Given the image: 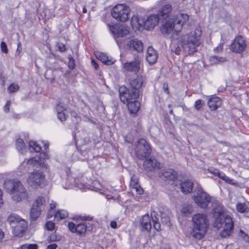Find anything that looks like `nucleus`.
Instances as JSON below:
<instances>
[{"label":"nucleus","instance_id":"b1692460","mask_svg":"<svg viewBox=\"0 0 249 249\" xmlns=\"http://www.w3.org/2000/svg\"><path fill=\"white\" fill-rule=\"evenodd\" d=\"M158 58V54L152 47H149L147 51L146 60L150 65L155 64Z\"/></svg>","mask_w":249,"mask_h":249},{"label":"nucleus","instance_id":"13d9d810","mask_svg":"<svg viewBox=\"0 0 249 249\" xmlns=\"http://www.w3.org/2000/svg\"><path fill=\"white\" fill-rule=\"evenodd\" d=\"M2 195H3V192H2V190L0 189V207L3 204V200L2 198Z\"/></svg>","mask_w":249,"mask_h":249},{"label":"nucleus","instance_id":"c756f323","mask_svg":"<svg viewBox=\"0 0 249 249\" xmlns=\"http://www.w3.org/2000/svg\"><path fill=\"white\" fill-rule=\"evenodd\" d=\"M96 57L102 63L107 65H112L115 61L113 58L108 57L105 53H97Z\"/></svg>","mask_w":249,"mask_h":249},{"label":"nucleus","instance_id":"2eb2a0df","mask_svg":"<svg viewBox=\"0 0 249 249\" xmlns=\"http://www.w3.org/2000/svg\"><path fill=\"white\" fill-rule=\"evenodd\" d=\"M108 28L116 37H124L129 33L128 28L124 26L108 25Z\"/></svg>","mask_w":249,"mask_h":249},{"label":"nucleus","instance_id":"39448f33","mask_svg":"<svg viewBox=\"0 0 249 249\" xmlns=\"http://www.w3.org/2000/svg\"><path fill=\"white\" fill-rule=\"evenodd\" d=\"M4 188L12 195L14 201H20L28 197V193L22 183L17 179H8L4 183Z\"/></svg>","mask_w":249,"mask_h":249},{"label":"nucleus","instance_id":"6ab92c4d","mask_svg":"<svg viewBox=\"0 0 249 249\" xmlns=\"http://www.w3.org/2000/svg\"><path fill=\"white\" fill-rule=\"evenodd\" d=\"M172 8L170 4L163 5L159 10V14L162 19H167L169 18H174L175 15H171Z\"/></svg>","mask_w":249,"mask_h":249},{"label":"nucleus","instance_id":"c9c22d12","mask_svg":"<svg viewBox=\"0 0 249 249\" xmlns=\"http://www.w3.org/2000/svg\"><path fill=\"white\" fill-rule=\"evenodd\" d=\"M29 148L31 152H40L41 147L36 142L31 141L29 143Z\"/></svg>","mask_w":249,"mask_h":249},{"label":"nucleus","instance_id":"37998d69","mask_svg":"<svg viewBox=\"0 0 249 249\" xmlns=\"http://www.w3.org/2000/svg\"><path fill=\"white\" fill-rule=\"evenodd\" d=\"M153 222V226L156 230L157 231H159L160 230V224L158 221V219L157 217H155L154 218H152Z\"/></svg>","mask_w":249,"mask_h":249},{"label":"nucleus","instance_id":"a18cd8bd","mask_svg":"<svg viewBox=\"0 0 249 249\" xmlns=\"http://www.w3.org/2000/svg\"><path fill=\"white\" fill-rule=\"evenodd\" d=\"M45 225L47 230L51 231L53 230L55 224L51 221H49L46 223Z\"/></svg>","mask_w":249,"mask_h":249},{"label":"nucleus","instance_id":"ea45409f","mask_svg":"<svg viewBox=\"0 0 249 249\" xmlns=\"http://www.w3.org/2000/svg\"><path fill=\"white\" fill-rule=\"evenodd\" d=\"M237 211L241 213H245L248 209L245 203H238L236 206Z\"/></svg>","mask_w":249,"mask_h":249},{"label":"nucleus","instance_id":"4c0bfd02","mask_svg":"<svg viewBox=\"0 0 249 249\" xmlns=\"http://www.w3.org/2000/svg\"><path fill=\"white\" fill-rule=\"evenodd\" d=\"M68 216V213L66 211L64 210L57 211L54 215V218L57 220H60L65 218Z\"/></svg>","mask_w":249,"mask_h":249},{"label":"nucleus","instance_id":"a878e982","mask_svg":"<svg viewBox=\"0 0 249 249\" xmlns=\"http://www.w3.org/2000/svg\"><path fill=\"white\" fill-rule=\"evenodd\" d=\"M193 185V183L191 180L189 179L184 180L180 183V190L184 194H189L192 192Z\"/></svg>","mask_w":249,"mask_h":249},{"label":"nucleus","instance_id":"ddd939ff","mask_svg":"<svg viewBox=\"0 0 249 249\" xmlns=\"http://www.w3.org/2000/svg\"><path fill=\"white\" fill-rule=\"evenodd\" d=\"M178 173L173 169H164L161 170L159 174V177L165 181H174L178 178Z\"/></svg>","mask_w":249,"mask_h":249},{"label":"nucleus","instance_id":"de8ad7c7","mask_svg":"<svg viewBox=\"0 0 249 249\" xmlns=\"http://www.w3.org/2000/svg\"><path fill=\"white\" fill-rule=\"evenodd\" d=\"M76 225L73 222H69L68 223V228L69 230L72 232H76Z\"/></svg>","mask_w":249,"mask_h":249},{"label":"nucleus","instance_id":"393cba45","mask_svg":"<svg viewBox=\"0 0 249 249\" xmlns=\"http://www.w3.org/2000/svg\"><path fill=\"white\" fill-rule=\"evenodd\" d=\"M141 227L142 230L149 231L151 229L150 217L148 214L143 215L140 220Z\"/></svg>","mask_w":249,"mask_h":249},{"label":"nucleus","instance_id":"09e8293b","mask_svg":"<svg viewBox=\"0 0 249 249\" xmlns=\"http://www.w3.org/2000/svg\"><path fill=\"white\" fill-rule=\"evenodd\" d=\"M0 47L1 51L2 52H3L5 53H8L7 45L4 42H1Z\"/></svg>","mask_w":249,"mask_h":249},{"label":"nucleus","instance_id":"412c9836","mask_svg":"<svg viewBox=\"0 0 249 249\" xmlns=\"http://www.w3.org/2000/svg\"><path fill=\"white\" fill-rule=\"evenodd\" d=\"M127 104L128 109L131 114H135L140 108V103L136 99H128L127 102H122Z\"/></svg>","mask_w":249,"mask_h":249},{"label":"nucleus","instance_id":"3c124183","mask_svg":"<svg viewBox=\"0 0 249 249\" xmlns=\"http://www.w3.org/2000/svg\"><path fill=\"white\" fill-rule=\"evenodd\" d=\"M11 105V101L8 100L7 101L6 104L4 106L3 110L5 112L7 113L9 112L10 109V106Z\"/></svg>","mask_w":249,"mask_h":249},{"label":"nucleus","instance_id":"aec40b11","mask_svg":"<svg viewBox=\"0 0 249 249\" xmlns=\"http://www.w3.org/2000/svg\"><path fill=\"white\" fill-rule=\"evenodd\" d=\"M126 46L129 49L136 51L138 53L142 52L143 49V43L137 38L130 40L127 43Z\"/></svg>","mask_w":249,"mask_h":249},{"label":"nucleus","instance_id":"5fc2aeb1","mask_svg":"<svg viewBox=\"0 0 249 249\" xmlns=\"http://www.w3.org/2000/svg\"><path fill=\"white\" fill-rule=\"evenodd\" d=\"M110 227L113 229H116L117 227V224L115 221H112L110 223Z\"/></svg>","mask_w":249,"mask_h":249},{"label":"nucleus","instance_id":"4be33fe9","mask_svg":"<svg viewBox=\"0 0 249 249\" xmlns=\"http://www.w3.org/2000/svg\"><path fill=\"white\" fill-rule=\"evenodd\" d=\"M56 111L57 112V116L58 119L62 122L66 120L68 117L67 114V108L64 107L61 103H59L56 107Z\"/></svg>","mask_w":249,"mask_h":249},{"label":"nucleus","instance_id":"423d86ee","mask_svg":"<svg viewBox=\"0 0 249 249\" xmlns=\"http://www.w3.org/2000/svg\"><path fill=\"white\" fill-rule=\"evenodd\" d=\"M201 31L199 29L191 31L182 35L180 38L184 44V51L188 52L190 55L193 54L197 51V47L200 44Z\"/></svg>","mask_w":249,"mask_h":249},{"label":"nucleus","instance_id":"f704fd0d","mask_svg":"<svg viewBox=\"0 0 249 249\" xmlns=\"http://www.w3.org/2000/svg\"><path fill=\"white\" fill-rule=\"evenodd\" d=\"M16 145L17 150L21 154H23L26 150L25 144L22 139H17L16 141Z\"/></svg>","mask_w":249,"mask_h":249},{"label":"nucleus","instance_id":"5701e85b","mask_svg":"<svg viewBox=\"0 0 249 249\" xmlns=\"http://www.w3.org/2000/svg\"><path fill=\"white\" fill-rule=\"evenodd\" d=\"M27 227L26 221L24 219H22L19 222L17 223L14 227H13L14 229V233L16 235H20L25 232Z\"/></svg>","mask_w":249,"mask_h":249},{"label":"nucleus","instance_id":"680f3d73","mask_svg":"<svg viewBox=\"0 0 249 249\" xmlns=\"http://www.w3.org/2000/svg\"><path fill=\"white\" fill-rule=\"evenodd\" d=\"M4 233L2 230L0 229V241L4 238Z\"/></svg>","mask_w":249,"mask_h":249},{"label":"nucleus","instance_id":"c85d7f7f","mask_svg":"<svg viewBox=\"0 0 249 249\" xmlns=\"http://www.w3.org/2000/svg\"><path fill=\"white\" fill-rule=\"evenodd\" d=\"M171 51L176 54H179L182 51H184V44L181 42V39L177 42L176 41H173L171 45Z\"/></svg>","mask_w":249,"mask_h":249},{"label":"nucleus","instance_id":"338daca9","mask_svg":"<svg viewBox=\"0 0 249 249\" xmlns=\"http://www.w3.org/2000/svg\"><path fill=\"white\" fill-rule=\"evenodd\" d=\"M240 232H241V233H242L245 234V237H244V240H247L248 239H249V236H248L246 234H245V233L244 232V231H242V230H241V231H240Z\"/></svg>","mask_w":249,"mask_h":249},{"label":"nucleus","instance_id":"2f4dec72","mask_svg":"<svg viewBox=\"0 0 249 249\" xmlns=\"http://www.w3.org/2000/svg\"><path fill=\"white\" fill-rule=\"evenodd\" d=\"M92 230V227L90 226L88 227L86 223H82L77 224L76 227V232L80 235H84L87 229Z\"/></svg>","mask_w":249,"mask_h":249},{"label":"nucleus","instance_id":"864d4df0","mask_svg":"<svg viewBox=\"0 0 249 249\" xmlns=\"http://www.w3.org/2000/svg\"><path fill=\"white\" fill-rule=\"evenodd\" d=\"M91 65L94 68V69L95 70H97L98 69V68H99L98 65L97 64V63L96 62V61L94 59H92L91 60Z\"/></svg>","mask_w":249,"mask_h":249},{"label":"nucleus","instance_id":"a19ab883","mask_svg":"<svg viewBox=\"0 0 249 249\" xmlns=\"http://www.w3.org/2000/svg\"><path fill=\"white\" fill-rule=\"evenodd\" d=\"M192 211V207L190 205H184L181 209V212L185 216L190 214Z\"/></svg>","mask_w":249,"mask_h":249},{"label":"nucleus","instance_id":"58836bf2","mask_svg":"<svg viewBox=\"0 0 249 249\" xmlns=\"http://www.w3.org/2000/svg\"><path fill=\"white\" fill-rule=\"evenodd\" d=\"M218 177L230 184L234 185L236 184L235 181L233 179L230 178L222 172L220 173V176H219Z\"/></svg>","mask_w":249,"mask_h":249},{"label":"nucleus","instance_id":"e433bc0d","mask_svg":"<svg viewBox=\"0 0 249 249\" xmlns=\"http://www.w3.org/2000/svg\"><path fill=\"white\" fill-rule=\"evenodd\" d=\"M227 60L223 57H218V56L213 55L210 57V61L211 64H216L224 62Z\"/></svg>","mask_w":249,"mask_h":249},{"label":"nucleus","instance_id":"0e129e2a","mask_svg":"<svg viewBox=\"0 0 249 249\" xmlns=\"http://www.w3.org/2000/svg\"><path fill=\"white\" fill-rule=\"evenodd\" d=\"M29 244L22 245L20 247V249H29Z\"/></svg>","mask_w":249,"mask_h":249},{"label":"nucleus","instance_id":"774afa93","mask_svg":"<svg viewBox=\"0 0 249 249\" xmlns=\"http://www.w3.org/2000/svg\"><path fill=\"white\" fill-rule=\"evenodd\" d=\"M59 48L60 50L62 52H64L65 50V46L64 45H63L62 47H59Z\"/></svg>","mask_w":249,"mask_h":249},{"label":"nucleus","instance_id":"a211bd4d","mask_svg":"<svg viewBox=\"0 0 249 249\" xmlns=\"http://www.w3.org/2000/svg\"><path fill=\"white\" fill-rule=\"evenodd\" d=\"M131 25L135 32L141 31L144 28V19L137 16H133L131 19Z\"/></svg>","mask_w":249,"mask_h":249},{"label":"nucleus","instance_id":"49530a36","mask_svg":"<svg viewBox=\"0 0 249 249\" xmlns=\"http://www.w3.org/2000/svg\"><path fill=\"white\" fill-rule=\"evenodd\" d=\"M68 67L71 69H73L75 67L74 60L72 57H70L69 59Z\"/></svg>","mask_w":249,"mask_h":249},{"label":"nucleus","instance_id":"20e7f679","mask_svg":"<svg viewBox=\"0 0 249 249\" xmlns=\"http://www.w3.org/2000/svg\"><path fill=\"white\" fill-rule=\"evenodd\" d=\"M191 236L196 239H201L205 235L209 226V220L206 214L197 213L192 218Z\"/></svg>","mask_w":249,"mask_h":249},{"label":"nucleus","instance_id":"f3484780","mask_svg":"<svg viewBox=\"0 0 249 249\" xmlns=\"http://www.w3.org/2000/svg\"><path fill=\"white\" fill-rule=\"evenodd\" d=\"M143 167L147 171H152L160 167V163L155 158H150L143 161Z\"/></svg>","mask_w":249,"mask_h":249},{"label":"nucleus","instance_id":"052dcab7","mask_svg":"<svg viewBox=\"0 0 249 249\" xmlns=\"http://www.w3.org/2000/svg\"><path fill=\"white\" fill-rule=\"evenodd\" d=\"M218 142L227 146H230L231 145L230 143L227 142L219 141Z\"/></svg>","mask_w":249,"mask_h":249},{"label":"nucleus","instance_id":"dca6fc26","mask_svg":"<svg viewBox=\"0 0 249 249\" xmlns=\"http://www.w3.org/2000/svg\"><path fill=\"white\" fill-rule=\"evenodd\" d=\"M160 20L158 14L151 15L144 20V28L150 30L153 29L159 23Z\"/></svg>","mask_w":249,"mask_h":249},{"label":"nucleus","instance_id":"cd10ccee","mask_svg":"<svg viewBox=\"0 0 249 249\" xmlns=\"http://www.w3.org/2000/svg\"><path fill=\"white\" fill-rule=\"evenodd\" d=\"M130 186L134 189L138 194H142L143 192L142 189L138 183V179L136 176L133 175L130 181Z\"/></svg>","mask_w":249,"mask_h":249},{"label":"nucleus","instance_id":"bf43d9fd","mask_svg":"<svg viewBox=\"0 0 249 249\" xmlns=\"http://www.w3.org/2000/svg\"><path fill=\"white\" fill-rule=\"evenodd\" d=\"M29 249H38L36 244H29Z\"/></svg>","mask_w":249,"mask_h":249},{"label":"nucleus","instance_id":"4d7b16f0","mask_svg":"<svg viewBox=\"0 0 249 249\" xmlns=\"http://www.w3.org/2000/svg\"><path fill=\"white\" fill-rule=\"evenodd\" d=\"M57 247V245L55 244H52L47 246V249H55Z\"/></svg>","mask_w":249,"mask_h":249},{"label":"nucleus","instance_id":"1a4fd4ad","mask_svg":"<svg viewBox=\"0 0 249 249\" xmlns=\"http://www.w3.org/2000/svg\"><path fill=\"white\" fill-rule=\"evenodd\" d=\"M130 9L124 4H119L115 6L111 10V16L118 21L125 22L128 18Z\"/></svg>","mask_w":249,"mask_h":249},{"label":"nucleus","instance_id":"6e6552de","mask_svg":"<svg viewBox=\"0 0 249 249\" xmlns=\"http://www.w3.org/2000/svg\"><path fill=\"white\" fill-rule=\"evenodd\" d=\"M134 150L136 156L141 160L146 159L151 152L149 144L144 139H140L136 141Z\"/></svg>","mask_w":249,"mask_h":249},{"label":"nucleus","instance_id":"f257e3e1","mask_svg":"<svg viewBox=\"0 0 249 249\" xmlns=\"http://www.w3.org/2000/svg\"><path fill=\"white\" fill-rule=\"evenodd\" d=\"M213 213L215 218L214 227L217 229L223 228L220 236L222 238L229 237L233 232L234 226L231 218L223 213V206L219 203H213Z\"/></svg>","mask_w":249,"mask_h":249},{"label":"nucleus","instance_id":"f8f14e48","mask_svg":"<svg viewBox=\"0 0 249 249\" xmlns=\"http://www.w3.org/2000/svg\"><path fill=\"white\" fill-rule=\"evenodd\" d=\"M246 47V44L243 37L237 36L231 46V49L235 53H241Z\"/></svg>","mask_w":249,"mask_h":249},{"label":"nucleus","instance_id":"0eeeda50","mask_svg":"<svg viewBox=\"0 0 249 249\" xmlns=\"http://www.w3.org/2000/svg\"><path fill=\"white\" fill-rule=\"evenodd\" d=\"M27 182L33 188H42L46 183L45 174L41 169L34 170L29 174Z\"/></svg>","mask_w":249,"mask_h":249},{"label":"nucleus","instance_id":"72a5a7b5","mask_svg":"<svg viewBox=\"0 0 249 249\" xmlns=\"http://www.w3.org/2000/svg\"><path fill=\"white\" fill-rule=\"evenodd\" d=\"M22 219H23L21 218L19 215L15 213H12L8 216L7 221L13 227H14L17 223L19 222Z\"/></svg>","mask_w":249,"mask_h":249},{"label":"nucleus","instance_id":"7c9ffc66","mask_svg":"<svg viewBox=\"0 0 249 249\" xmlns=\"http://www.w3.org/2000/svg\"><path fill=\"white\" fill-rule=\"evenodd\" d=\"M161 222L165 224H169L170 223V217L171 213L168 209H165L163 211H160Z\"/></svg>","mask_w":249,"mask_h":249},{"label":"nucleus","instance_id":"bb28decb","mask_svg":"<svg viewBox=\"0 0 249 249\" xmlns=\"http://www.w3.org/2000/svg\"><path fill=\"white\" fill-rule=\"evenodd\" d=\"M221 101L220 98L217 96H213L208 101V105L212 110L216 109L221 106Z\"/></svg>","mask_w":249,"mask_h":249},{"label":"nucleus","instance_id":"f03ea898","mask_svg":"<svg viewBox=\"0 0 249 249\" xmlns=\"http://www.w3.org/2000/svg\"><path fill=\"white\" fill-rule=\"evenodd\" d=\"M144 82L143 78L138 76L129 81L128 87L122 86L119 89L120 100L127 102L128 99H137L142 92V87Z\"/></svg>","mask_w":249,"mask_h":249},{"label":"nucleus","instance_id":"4468645a","mask_svg":"<svg viewBox=\"0 0 249 249\" xmlns=\"http://www.w3.org/2000/svg\"><path fill=\"white\" fill-rule=\"evenodd\" d=\"M141 59L136 56L133 61L127 62L124 64V69L127 71L138 72L140 70Z\"/></svg>","mask_w":249,"mask_h":249},{"label":"nucleus","instance_id":"9b49d317","mask_svg":"<svg viewBox=\"0 0 249 249\" xmlns=\"http://www.w3.org/2000/svg\"><path fill=\"white\" fill-rule=\"evenodd\" d=\"M46 203V198L39 196L33 203L30 209L29 216L31 221H35L39 217L42 209Z\"/></svg>","mask_w":249,"mask_h":249},{"label":"nucleus","instance_id":"7ed1b4c3","mask_svg":"<svg viewBox=\"0 0 249 249\" xmlns=\"http://www.w3.org/2000/svg\"><path fill=\"white\" fill-rule=\"evenodd\" d=\"M189 16L187 14L178 13L174 18H169L165 19L160 27L162 34L168 35L172 33L179 32L182 29L183 25L189 20Z\"/></svg>","mask_w":249,"mask_h":249},{"label":"nucleus","instance_id":"79ce46f5","mask_svg":"<svg viewBox=\"0 0 249 249\" xmlns=\"http://www.w3.org/2000/svg\"><path fill=\"white\" fill-rule=\"evenodd\" d=\"M19 89V86L18 84L13 83L11 84L7 89V91L9 93L15 92Z\"/></svg>","mask_w":249,"mask_h":249},{"label":"nucleus","instance_id":"603ef678","mask_svg":"<svg viewBox=\"0 0 249 249\" xmlns=\"http://www.w3.org/2000/svg\"><path fill=\"white\" fill-rule=\"evenodd\" d=\"M223 50V46L222 44H220L216 48L214 49V51L216 52H222Z\"/></svg>","mask_w":249,"mask_h":249},{"label":"nucleus","instance_id":"9d476101","mask_svg":"<svg viewBox=\"0 0 249 249\" xmlns=\"http://www.w3.org/2000/svg\"><path fill=\"white\" fill-rule=\"evenodd\" d=\"M193 199L195 203L202 209L207 208L211 201V197L210 195L200 187L197 188L196 192L194 195Z\"/></svg>","mask_w":249,"mask_h":249},{"label":"nucleus","instance_id":"c03bdc74","mask_svg":"<svg viewBox=\"0 0 249 249\" xmlns=\"http://www.w3.org/2000/svg\"><path fill=\"white\" fill-rule=\"evenodd\" d=\"M204 104V102L202 100H198L196 101L194 104V107L195 108L198 110L200 109V108L203 106Z\"/></svg>","mask_w":249,"mask_h":249},{"label":"nucleus","instance_id":"6e6d98bb","mask_svg":"<svg viewBox=\"0 0 249 249\" xmlns=\"http://www.w3.org/2000/svg\"><path fill=\"white\" fill-rule=\"evenodd\" d=\"M81 219L84 221H91L92 219V217L84 216L82 217Z\"/></svg>","mask_w":249,"mask_h":249},{"label":"nucleus","instance_id":"473e14b6","mask_svg":"<svg viewBox=\"0 0 249 249\" xmlns=\"http://www.w3.org/2000/svg\"><path fill=\"white\" fill-rule=\"evenodd\" d=\"M27 163L29 165H33L34 166L39 165L41 167L47 168L46 165L38 157H34L31 158V159L28 160Z\"/></svg>","mask_w":249,"mask_h":249},{"label":"nucleus","instance_id":"e2e57ef3","mask_svg":"<svg viewBox=\"0 0 249 249\" xmlns=\"http://www.w3.org/2000/svg\"><path fill=\"white\" fill-rule=\"evenodd\" d=\"M56 207V204L54 202H52L50 204V209L51 210H53Z\"/></svg>","mask_w":249,"mask_h":249},{"label":"nucleus","instance_id":"8fccbe9b","mask_svg":"<svg viewBox=\"0 0 249 249\" xmlns=\"http://www.w3.org/2000/svg\"><path fill=\"white\" fill-rule=\"evenodd\" d=\"M209 171L218 177L219 176H220L221 172H220L218 169L214 168L209 169Z\"/></svg>","mask_w":249,"mask_h":249},{"label":"nucleus","instance_id":"69168bd1","mask_svg":"<svg viewBox=\"0 0 249 249\" xmlns=\"http://www.w3.org/2000/svg\"><path fill=\"white\" fill-rule=\"evenodd\" d=\"M21 50V43H19L18 45L17 50V53L18 52V53H19Z\"/></svg>","mask_w":249,"mask_h":249}]
</instances>
